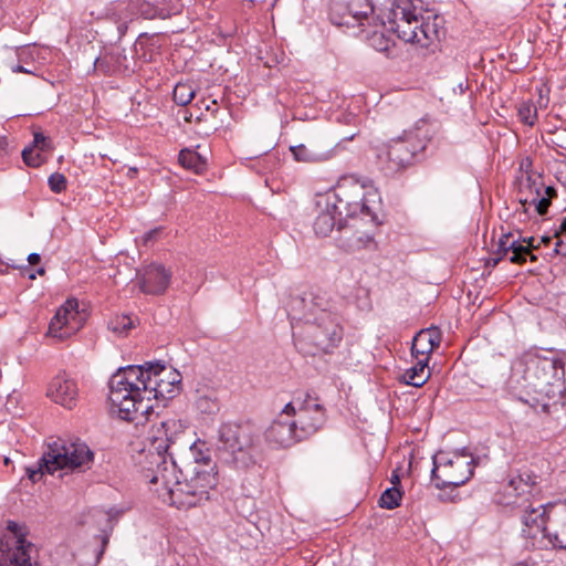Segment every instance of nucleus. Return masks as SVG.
I'll return each mask as SVG.
<instances>
[{
  "label": "nucleus",
  "instance_id": "28",
  "mask_svg": "<svg viewBox=\"0 0 566 566\" xmlns=\"http://www.w3.org/2000/svg\"><path fill=\"white\" fill-rule=\"evenodd\" d=\"M401 497L402 493L398 488H389L380 495L379 506L387 510H394L400 505Z\"/></svg>",
  "mask_w": 566,
  "mask_h": 566
},
{
  "label": "nucleus",
  "instance_id": "21",
  "mask_svg": "<svg viewBox=\"0 0 566 566\" xmlns=\"http://www.w3.org/2000/svg\"><path fill=\"white\" fill-rule=\"evenodd\" d=\"M441 343V332L438 327L421 329L416 334L412 342L411 353L418 359L428 358L429 355L439 347Z\"/></svg>",
  "mask_w": 566,
  "mask_h": 566
},
{
  "label": "nucleus",
  "instance_id": "43",
  "mask_svg": "<svg viewBox=\"0 0 566 566\" xmlns=\"http://www.w3.org/2000/svg\"><path fill=\"white\" fill-rule=\"evenodd\" d=\"M137 172H138V169L136 167H130L127 171V177L133 179L136 177Z\"/></svg>",
  "mask_w": 566,
  "mask_h": 566
},
{
  "label": "nucleus",
  "instance_id": "22",
  "mask_svg": "<svg viewBox=\"0 0 566 566\" xmlns=\"http://www.w3.org/2000/svg\"><path fill=\"white\" fill-rule=\"evenodd\" d=\"M537 480L538 476L534 472L525 470L509 481L505 486V493L516 496L530 494L532 489L537 484Z\"/></svg>",
  "mask_w": 566,
  "mask_h": 566
},
{
  "label": "nucleus",
  "instance_id": "42",
  "mask_svg": "<svg viewBox=\"0 0 566 566\" xmlns=\"http://www.w3.org/2000/svg\"><path fill=\"white\" fill-rule=\"evenodd\" d=\"M158 231H159L158 229H154V230L147 232L145 235V241L153 240L155 238V235L158 233Z\"/></svg>",
  "mask_w": 566,
  "mask_h": 566
},
{
  "label": "nucleus",
  "instance_id": "50",
  "mask_svg": "<svg viewBox=\"0 0 566 566\" xmlns=\"http://www.w3.org/2000/svg\"><path fill=\"white\" fill-rule=\"evenodd\" d=\"M108 539L107 537H103V546H105L107 544Z\"/></svg>",
  "mask_w": 566,
  "mask_h": 566
},
{
  "label": "nucleus",
  "instance_id": "3",
  "mask_svg": "<svg viewBox=\"0 0 566 566\" xmlns=\"http://www.w3.org/2000/svg\"><path fill=\"white\" fill-rule=\"evenodd\" d=\"M287 306L295 344L302 352L310 355L331 353L338 346L343 326L326 297L312 293L293 296Z\"/></svg>",
  "mask_w": 566,
  "mask_h": 566
},
{
  "label": "nucleus",
  "instance_id": "23",
  "mask_svg": "<svg viewBox=\"0 0 566 566\" xmlns=\"http://www.w3.org/2000/svg\"><path fill=\"white\" fill-rule=\"evenodd\" d=\"M430 378V370L428 368V358L418 359V363L407 369L402 375V379L407 385L413 387H422Z\"/></svg>",
  "mask_w": 566,
  "mask_h": 566
},
{
  "label": "nucleus",
  "instance_id": "54",
  "mask_svg": "<svg viewBox=\"0 0 566 566\" xmlns=\"http://www.w3.org/2000/svg\"><path fill=\"white\" fill-rule=\"evenodd\" d=\"M515 566H525V565H523V564H517V565H515Z\"/></svg>",
  "mask_w": 566,
  "mask_h": 566
},
{
  "label": "nucleus",
  "instance_id": "16",
  "mask_svg": "<svg viewBox=\"0 0 566 566\" xmlns=\"http://www.w3.org/2000/svg\"><path fill=\"white\" fill-rule=\"evenodd\" d=\"M171 273L160 264H150L137 273L139 289L145 294L159 295L169 286Z\"/></svg>",
  "mask_w": 566,
  "mask_h": 566
},
{
  "label": "nucleus",
  "instance_id": "36",
  "mask_svg": "<svg viewBox=\"0 0 566 566\" xmlns=\"http://www.w3.org/2000/svg\"><path fill=\"white\" fill-rule=\"evenodd\" d=\"M9 153V142L8 137L4 133L0 130V157L8 155Z\"/></svg>",
  "mask_w": 566,
  "mask_h": 566
},
{
  "label": "nucleus",
  "instance_id": "49",
  "mask_svg": "<svg viewBox=\"0 0 566 566\" xmlns=\"http://www.w3.org/2000/svg\"><path fill=\"white\" fill-rule=\"evenodd\" d=\"M44 272H45V270H44L43 268H40V269L38 270V273H39L40 275H43V274H44Z\"/></svg>",
  "mask_w": 566,
  "mask_h": 566
},
{
  "label": "nucleus",
  "instance_id": "5",
  "mask_svg": "<svg viewBox=\"0 0 566 566\" xmlns=\"http://www.w3.org/2000/svg\"><path fill=\"white\" fill-rule=\"evenodd\" d=\"M325 422V408L317 398L306 395L285 405L265 431V439L277 448H289L315 434Z\"/></svg>",
  "mask_w": 566,
  "mask_h": 566
},
{
  "label": "nucleus",
  "instance_id": "29",
  "mask_svg": "<svg viewBox=\"0 0 566 566\" xmlns=\"http://www.w3.org/2000/svg\"><path fill=\"white\" fill-rule=\"evenodd\" d=\"M134 327V319L128 315H118L108 323V328L120 336L127 335Z\"/></svg>",
  "mask_w": 566,
  "mask_h": 566
},
{
  "label": "nucleus",
  "instance_id": "33",
  "mask_svg": "<svg viewBox=\"0 0 566 566\" xmlns=\"http://www.w3.org/2000/svg\"><path fill=\"white\" fill-rule=\"evenodd\" d=\"M49 187L55 193H61L66 189V178L64 175L54 172L49 177Z\"/></svg>",
  "mask_w": 566,
  "mask_h": 566
},
{
  "label": "nucleus",
  "instance_id": "52",
  "mask_svg": "<svg viewBox=\"0 0 566 566\" xmlns=\"http://www.w3.org/2000/svg\"><path fill=\"white\" fill-rule=\"evenodd\" d=\"M394 480L399 481V478H398V475H397V474H395V475L392 476V480H391V481L394 482Z\"/></svg>",
  "mask_w": 566,
  "mask_h": 566
},
{
  "label": "nucleus",
  "instance_id": "31",
  "mask_svg": "<svg viewBox=\"0 0 566 566\" xmlns=\"http://www.w3.org/2000/svg\"><path fill=\"white\" fill-rule=\"evenodd\" d=\"M517 114L523 124L533 126L537 118V108L532 102H523L518 106Z\"/></svg>",
  "mask_w": 566,
  "mask_h": 566
},
{
  "label": "nucleus",
  "instance_id": "27",
  "mask_svg": "<svg viewBox=\"0 0 566 566\" xmlns=\"http://www.w3.org/2000/svg\"><path fill=\"white\" fill-rule=\"evenodd\" d=\"M195 95V88L188 83H178L172 92L175 103L181 106L188 105L193 99Z\"/></svg>",
  "mask_w": 566,
  "mask_h": 566
},
{
  "label": "nucleus",
  "instance_id": "14",
  "mask_svg": "<svg viewBox=\"0 0 566 566\" xmlns=\"http://www.w3.org/2000/svg\"><path fill=\"white\" fill-rule=\"evenodd\" d=\"M374 6L369 0H353L349 3L334 2L331 6L329 18L336 25L364 27L370 23Z\"/></svg>",
  "mask_w": 566,
  "mask_h": 566
},
{
  "label": "nucleus",
  "instance_id": "39",
  "mask_svg": "<svg viewBox=\"0 0 566 566\" xmlns=\"http://www.w3.org/2000/svg\"><path fill=\"white\" fill-rule=\"evenodd\" d=\"M28 261L30 264H38L41 261V256L38 253H31L28 256Z\"/></svg>",
  "mask_w": 566,
  "mask_h": 566
},
{
  "label": "nucleus",
  "instance_id": "46",
  "mask_svg": "<svg viewBox=\"0 0 566 566\" xmlns=\"http://www.w3.org/2000/svg\"><path fill=\"white\" fill-rule=\"evenodd\" d=\"M533 249H530V253L526 254V258L530 256L531 261L535 262L537 260V256L532 253Z\"/></svg>",
  "mask_w": 566,
  "mask_h": 566
},
{
  "label": "nucleus",
  "instance_id": "18",
  "mask_svg": "<svg viewBox=\"0 0 566 566\" xmlns=\"http://www.w3.org/2000/svg\"><path fill=\"white\" fill-rule=\"evenodd\" d=\"M290 151L295 161L305 164H321L333 159L336 155V147L323 143H310L291 146Z\"/></svg>",
  "mask_w": 566,
  "mask_h": 566
},
{
  "label": "nucleus",
  "instance_id": "44",
  "mask_svg": "<svg viewBox=\"0 0 566 566\" xmlns=\"http://www.w3.org/2000/svg\"><path fill=\"white\" fill-rule=\"evenodd\" d=\"M533 241H534V238H528V239H523V242H526L527 245L530 249H534L535 247L533 245Z\"/></svg>",
  "mask_w": 566,
  "mask_h": 566
},
{
  "label": "nucleus",
  "instance_id": "7",
  "mask_svg": "<svg viewBox=\"0 0 566 566\" xmlns=\"http://www.w3.org/2000/svg\"><path fill=\"white\" fill-rule=\"evenodd\" d=\"M217 455L222 463L235 470H249L261 455L260 431L249 422L221 426Z\"/></svg>",
  "mask_w": 566,
  "mask_h": 566
},
{
  "label": "nucleus",
  "instance_id": "19",
  "mask_svg": "<svg viewBox=\"0 0 566 566\" xmlns=\"http://www.w3.org/2000/svg\"><path fill=\"white\" fill-rule=\"evenodd\" d=\"M77 394L78 390L76 382L65 375L54 377L48 388V396L55 403L69 409H72L75 406Z\"/></svg>",
  "mask_w": 566,
  "mask_h": 566
},
{
  "label": "nucleus",
  "instance_id": "1",
  "mask_svg": "<svg viewBox=\"0 0 566 566\" xmlns=\"http://www.w3.org/2000/svg\"><path fill=\"white\" fill-rule=\"evenodd\" d=\"M175 420L160 421L149 436V447L139 462L145 479L156 485L155 492L164 503L179 510L201 505L210 499L218 484L216 464L208 457L199 458L191 449V458L175 459L177 446Z\"/></svg>",
  "mask_w": 566,
  "mask_h": 566
},
{
  "label": "nucleus",
  "instance_id": "11",
  "mask_svg": "<svg viewBox=\"0 0 566 566\" xmlns=\"http://www.w3.org/2000/svg\"><path fill=\"white\" fill-rule=\"evenodd\" d=\"M426 148L416 132L403 134L389 142L387 149L378 155L379 165L386 175H394L411 165L415 157Z\"/></svg>",
  "mask_w": 566,
  "mask_h": 566
},
{
  "label": "nucleus",
  "instance_id": "53",
  "mask_svg": "<svg viewBox=\"0 0 566 566\" xmlns=\"http://www.w3.org/2000/svg\"><path fill=\"white\" fill-rule=\"evenodd\" d=\"M103 554V548L99 551L98 553V556H97V559L99 558V556Z\"/></svg>",
  "mask_w": 566,
  "mask_h": 566
},
{
  "label": "nucleus",
  "instance_id": "37",
  "mask_svg": "<svg viewBox=\"0 0 566 566\" xmlns=\"http://www.w3.org/2000/svg\"><path fill=\"white\" fill-rule=\"evenodd\" d=\"M200 104L205 107L206 111H211L212 113H214L217 111V108H216L217 101L216 99H211V101L202 99V101H200Z\"/></svg>",
  "mask_w": 566,
  "mask_h": 566
},
{
  "label": "nucleus",
  "instance_id": "40",
  "mask_svg": "<svg viewBox=\"0 0 566 566\" xmlns=\"http://www.w3.org/2000/svg\"><path fill=\"white\" fill-rule=\"evenodd\" d=\"M107 57H109L111 60H113V54H111V55H106V56H104L103 59L97 57V59L95 60V67H96V69H103L104 62H105V60H106Z\"/></svg>",
  "mask_w": 566,
  "mask_h": 566
},
{
  "label": "nucleus",
  "instance_id": "20",
  "mask_svg": "<svg viewBox=\"0 0 566 566\" xmlns=\"http://www.w3.org/2000/svg\"><path fill=\"white\" fill-rule=\"evenodd\" d=\"M527 253H530L528 247H524L518 240L513 239L512 233H503L497 242L496 254H499V256L494 259V264L505 256H507L512 263L523 264L526 262Z\"/></svg>",
  "mask_w": 566,
  "mask_h": 566
},
{
  "label": "nucleus",
  "instance_id": "15",
  "mask_svg": "<svg viewBox=\"0 0 566 566\" xmlns=\"http://www.w3.org/2000/svg\"><path fill=\"white\" fill-rule=\"evenodd\" d=\"M76 300H67L61 305L49 324L50 336L60 340L75 334L83 325V316L80 314Z\"/></svg>",
  "mask_w": 566,
  "mask_h": 566
},
{
  "label": "nucleus",
  "instance_id": "51",
  "mask_svg": "<svg viewBox=\"0 0 566 566\" xmlns=\"http://www.w3.org/2000/svg\"><path fill=\"white\" fill-rule=\"evenodd\" d=\"M185 119H186L187 122H190V120H191V115H187V116H185Z\"/></svg>",
  "mask_w": 566,
  "mask_h": 566
},
{
  "label": "nucleus",
  "instance_id": "34",
  "mask_svg": "<svg viewBox=\"0 0 566 566\" xmlns=\"http://www.w3.org/2000/svg\"><path fill=\"white\" fill-rule=\"evenodd\" d=\"M23 161L31 167H39L42 164L40 154L35 153L33 148H25L22 151Z\"/></svg>",
  "mask_w": 566,
  "mask_h": 566
},
{
  "label": "nucleus",
  "instance_id": "30",
  "mask_svg": "<svg viewBox=\"0 0 566 566\" xmlns=\"http://www.w3.org/2000/svg\"><path fill=\"white\" fill-rule=\"evenodd\" d=\"M370 46L379 52H388L392 46L394 42L390 38H387L384 32L374 31L370 35H366Z\"/></svg>",
  "mask_w": 566,
  "mask_h": 566
},
{
  "label": "nucleus",
  "instance_id": "32",
  "mask_svg": "<svg viewBox=\"0 0 566 566\" xmlns=\"http://www.w3.org/2000/svg\"><path fill=\"white\" fill-rule=\"evenodd\" d=\"M562 525L558 531L551 534L549 542L553 546L566 549V507H563Z\"/></svg>",
  "mask_w": 566,
  "mask_h": 566
},
{
  "label": "nucleus",
  "instance_id": "41",
  "mask_svg": "<svg viewBox=\"0 0 566 566\" xmlns=\"http://www.w3.org/2000/svg\"><path fill=\"white\" fill-rule=\"evenodd\" d=\"M364 244H365V241L363 240V237H358V238H357V242H354V243L349 244V248H350V249H359V248H361Z\"/></svg>",
  "mask_w": 566,
  "mask_h": 566
},
{
  "label": "nucleus",
  "instance_id": "45",
  "mask_svg": "<svg viewBox=\"0 0 566 566\" xmlns=\"http://www.w3.org/2000/svg\"><path fill=\"white\" fill-rule=\"evenodd\" d=\"M559 231L566 233V217L563 218L562 223L559 226Z\"/></svg>",
  "mask_w": 566,
  "mask_h": 566
},
{
  "label": "nucleus",
  "instance_id": "12",
  "mask_svg": "<svg viewBox=\"0 0 566 566\" xmlns=\"http://www.w3.org/2000/svg\"><path fill=\"white\" fill-rule=\"evenodd\" d=\"M474 459L464 452H455L451 458L433 461L431 479L437 489L463 485L473 475Z\"/></svg>",
  "mask_w": 566,
  "mask_h": 566
},
{
  "label": "nucleus",
  "instance_id": "9",
  "mask_svg": "<svg viewBox=\"0 0 566 566\" xmlns=\"http://www.w3.org/2000/svg\"><path fill=\"white\" fill-rule=\"evenodd\" d=\"M371 190V181L368 178L356 175L342 176L333 192L326 195V207L337 208L346 219L363 216L374 221L376 216L371 212L367 200Z\"/></svg>",
  "mask_w": 566,
  "mask_h": 566
},
{
  "label": "nucleus",
  "instance_id": "26",
  "mask_svg": "<svg viewBox=\"0 0 566 566\" xmlns=\"http://www.w3.org/2000/svg\"><path fill=\"white\" fill-rule=\"evenodd\" d=\"M178 159L182 167L192 169L196 172H200L205 166V161L201 159L200 155L190 149H182L179 153Z\"/></svg>",
  "mask_w": 566,
  "mask_h": 566
},
{
  "label": "nucleus",
  "instance_id": "35",
  "mask_svg": "<svg viewBox=\"0 0 566 566\" xmlns=\"http://www.w3.org/2000/svg\"><path fill=\"white\" fill-rule=\"evenodd\" d=\"M33 144H34V147L44 150L48 147L46 137L42 133H35L34 138H33Z\"/></svg>",
  "mask_w": 566,
  "mask_h": 566
},
{
  "label": "nucleus",
  "instance_id": "48",
  "mask_svg": "<svg viewBox=\"0 0 566 566\" xmlns=\"http://www.w3.org/2000/svg\"><path fill=\"white\" fill-rule=\"evenodd\" d=\"M347 13H348V11H340V17H338V19H340V18L347 19Z\"/></svg>",
  "mask_w": 566,
  "mask_h": 566
},
{
  "label": "nucleus",
  "instance_id": "38",
  "mask_svg": "<svg viewBox=\"0 0 566 566\" xmlns=\"http://www.w3.org/2000/svg\"><path fill=\"white\" fill-rule=\"evenodd\" d=\"M544 192L546 195V198H549L552 199L553 197H556L557 196V192H556V189L554 187H545L544 188Z\"/></svg>",
  "mask_w": 566,
  "mask_h": 566
},
{
  "label": "nucleus",
  "instance_id": "2",
  "mask_svg": "<svg viewBox=\"0 0 566 566\" xmlns=\"http://www.w3.org/2000/svg\"><path fill=\"white\" fill-rule=\"evenodd\" d=\"M180 373L159 363L119 368L109 379L108 399L119 417L140 423L153 412L151 400H166L180 391Z\"/></svg>",
  "mask_w": 566,
  "mask_h": 566
},
{
  "label": "nucleus",
  "instance_id": "25",
  "mask_svg": "<svg viewBox=\"0 0 566 566\" xmlns=\"http://www.w3.org/2000/svg\"><path fill=\"white\" fill-rule=\"evenodd\" d=\"M527 186L532 189L531 180L527 178ZM520 203L526 210V206H534L539 216H544L551 206V199L541 196V188H536L534 193L531 191L528 197H520Z\"/></svg>",
  "mask_w": 566,
  "mask_h": 566
},
{
  "label": "nucleus",
  "instance_id": "17",
  "mask_svg": "<svg viewBox=\"0 0 566 566\" xmlns=\"http://www.w3.org/2000/svg\"><path fill=\"white\" fill-rule=\"evenodd\" d=\"M318 214L316 216L313 229L316 235L327 237L335 226L338 230L347 227V219L340 214L337 208L326 207V196L317 201Z\"/></svg>",
  "mask_w": 566,
  "mask_h": 566
},
{
  "label": "nucleus",
  "instance_id": "6",
  "mask_svg": "<svg viewBox=\"0 0 566 566\" xmlns=\"http://www.w3.org/2000/svg\"><path fill=\"white\" fill-rule=\"evenodd\" d=\"M386 21L382 27L397 36L409 43H415L421 48H429L432 43L440 40V30L436 15L433 20H424L422 8L413 0H392L391 7L385 14Z\"/></svg>",
  "mask_w": 566,
  "mask_h": 566
},
{
  "label": "nucleus",
  "instance_id": "47",
  "mask_svg": "<svg viewBox=\"0 0 566 566\" xmlns=\"http://www.w3.org/2000/svg\"><path fill=\"white\" fill-rule=\"evenodd\" d=\"M14 72H23V73H27L28 71L21 66V65H18L17 67L13 69Z\"/></svg>",
  "mask_w": 566,
  "mask_h": 566
},
{
  "label": "nucleus",
  "instance_id": "24",
  "mask_svg": "<svg viewBox=\"0 0 566 566\" xmlns=\"http://www.w3.org/2000/svg\"><path fill=\"white\" fill-rule=\"evenodd\" d=\"M196 407L202 413H216L220 408L217 392L214 390H197Z\"/></svg>",
  "mask_w": 566,
  "mask_h": 566
},
{
  "label": "nucleus",
  "instance_id": "13",
  "mask_svg": "<svg viewBox=\"0 0 566 566\" xmlns=\"http://www.w3.org/2000/svg\"><path fill=\"white\" fill-rule=\"evenodd\" d=\"M555 507L554 504L548 503L546 505L538 504L533 506L528 504L525 506L522 514V534L524 537L530 538L531 545L534 548H541L544 539L549 542L551 533L546 528L547 515L551 510Z\"/></svg>",
  "mask_w": 566,
  "mask_h": 566
},
{
  "label": "nucleus",
  "instance_id": "8",
  "mask_svg": "<svg viewBox=\"0 0 566 566\" xmlns=\"http://www.w3.org/2000/svg\"><path fill=\"white\" fill-rule=\"evenodd\" d=\"M93 462L94 452L85 442L56 439L46 444L36 465L25 468V473L32 483H36L45 474L52 475L60 470L85 471L92 467Z\"/></svg>",
  "mask_w": 566,
  "mask_h": 566
},
{
  "label": "nucleus",
  "instance_id": "4",
  "mask_svg": "<svg viewBox=\"0 0 566 566\" xmlns=\"http://www.w3.org/2000/svg\"><path fill=\"white\" fill-rule=\"evenodd\" d=\"M564 361L555 354L527 352L513 363L507 388L521 400L524 394L554 398L564 389Z\"/></svg>",
  "mask_w": 566,
  "mask_h": 566
},
{
  "label": "nucleus",
  "instance_id": "10",
  "mask_svg": "<svg viewBox=\"0 0 566 566\" xmlns=\"http://www.w3.org/2000/svg\"><path fill=\"white\" fill-rule=\"evenodd\" d=\"M29 528L13 521L7 523L6 533L0 541V566H32L36 548L28 541Z\"/></svg>",
  "mask_w": 566,
  "mask_h": 566
}]
</instances>
